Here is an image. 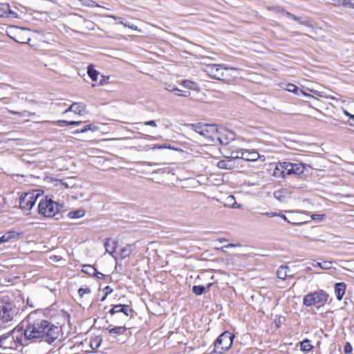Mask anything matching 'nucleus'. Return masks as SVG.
<instances>
[{
	"instance_id": "12",
	"label": "nucleus",
	"mask_w": 354,
	"mask_h": 354,
	"mask_svg": "<svg viewBox=\"0 0 354 354\" xmlns=\"http://www.w3.org/2000/svg\"><path fill=\"white\" fill-rule=\"evenodd\" d=\"M216 134V142H218L221 145H226L230 140H234V135L232 132H227L224 129H218Z\"/></svg>"
},
{
	"instance_id": "7",
	"label": "nucleus",
	"mask_w": 354,
	"mask_h": 354,
	"mask_svg": "<svg viewBox=\"0 0 354 354\" xmlns=\"http://www.w3.org/2000/svg\"><path fill=\"white\" fill-rule=\"evenodd\" d=\"M24 339L21 336H16L14 331L0 337L1 348L4 350H16L18 346H22Z\"/></svg>"
},
{
	"instance_id": "10",
	"label": "nucleus",
	"mask_w": 354,
	"mask_h": 354,
	"mask_svg": "<svg viewBox=\"0 0 354 354\" xmlns=\"http://www.w3.org/2000/svg\"><path fill=\"white\" fill-rule=\"evenodd\" d=\"M28 30L25 28H16L13 36L10 37L17 43L28 44L30 41V37L28 36Z\"/></svg>"
},
{
	"instance_id": "43",
	"label": "nucleus",
	"mask_w": 354,
	"mask_h": 354,
	"mask_svg": "<svg viewBox=\"0 0 354 354\" xmlns=\"http://www.w3.org/2000/svg\"><path fill=\"white\" fill-rule=\"evenodd\" d=\"M277 11L279 13H281L283 14V15L288 17H291V15L292 13L288 12V11H286L284 10L283 8H277Z\"/></svg>"
},
{
	"instance_id": "59",
	"label": "nucleus",
	"mask_w": 354,
	"mask_h": 354,
	"mask_svg": "<svg viewBox=\"0 0 354 354\" xmlns=\"http://www.w3.org/2000/svg\"><path fill=\"white\" fill-rule=\"evenodd\" d=\"M315 261H313L312 262V266H314V267L319 266V268H322V262H317V263H315Z\"/></svg>"
},
{
	"instance_id": "31",
	"label": "nucleus",
	"mask_w": 354,
	"mask_h": 354,
	"mask_svg": "<svg viewBox=\"0 0 354 354\" xmlns=\"http://www.w3.org/2000/svg\"><path fill=\"white\" fill-rule=\"evenodd\" d=\"M87 73H88L89 77L93 81H96L97 80V76L99 75V73L95 69L93 68L92 65H89L88 66Z\"/></svg>"
},
{
	"instance_id": "15",
	"label": "nucleus",
	"mask_w": 354,
	"mask_h": 354,
	"mask_svg": "<svg viewBox=\"0 0 354 354\" xmlns=\"http://www.w3.org/2000/svg\"><path fill=\"white\" fill-rule=\"evenodd\" d=\"M86 110V106L83 103L74 102L67 109L65 110L64 113L69 111L74 112L75 113L81 115Z\"/></svg>"
},
{
	"instance_id": "25",
	"label": "nucleus",
	"mask_w": 354,
	"mask_h": 354,
	"mask_svg": "<svg viewBox=\"0 0 354 354\" xmlns=\"http://www.w3.org/2000/svg\"><path fill=\"white\" fill-rule=\"evenodd\" d=\"M117 313H122L126 316L129 315V312H133V310L130 308L129 305L127 304H116L115 305Z\"/></svg>"
},
{
	"instance_id": "23",
	"label": "nucleus",
	"mask_w": 354,
	"mask_h": 354,
	"mask_svg": "<svg viewBox=\"0 0 354 354\" xmlns=\"http://www.w3.org/2000/svg\"><path fill=\"white\" fill-rule=\"evenodd\" d=\"M283 162H279L274 169L273 175L277 178H284L286 176L285 169L282 168Z\"/></svg>"
},
{
	"instance_id": "52",
	"label": "nucleus",
	"mask_w": 354,
	"mask_h": 354,
	"mask_svg": "<svg viewBox=\"0 0 354 354\" xmlns=\"http://www.w3.org/2000/svg\"><path fill=\"white\" fill-rule=\"evenodd\" d=\"M264 214L266 215L268 217L270 218L279 216V214H277L276 212H266Z\"/></svg>"
},
{
	"instance_id": "22",
	"label": "nucleus",
	"mask_w": 354,
	"mask_h": 354,
	"mask_svg": "<svg viewBox=\"0 0 354 354\" xmlns=\"http://www.w3.org/2000/svg\"><path fill=\"white\" fill-rule=\"evenodd\" d=\"M21 235H22V232H17L12 230L8 231L1 236V241H4L5 243L9 241L11 239H19Z\"/></svg>"
},
{
	"instance_id": "32",
	"label": "nucleus",
	"mask_w": 354,
	"mask_h": 354,
	"mask_svg": "<svg viewBox=\"0 0 354 354\" xmlns=\"http://www.w3.org/2000/svg\"><path fill=\"white\" fill-rule=\"evenodd\" d=\"M102 343V339L100 337H95L91 339L90 346L93 350L97 349Z\"/></svg>"
},
{
	"instance_id": "35",
	"label": "nucleus",
	"mask_w": 354,
	"mask_h": 354,
	"mask_svg": "<svg viewBox=\"0 0 354 354\" xmlns=\"http://www.w3.org/2000/svg\"><path fill=\"white\" fill-rule=\"evenodd\" d=\"M131 245H127V247L121 249L120 253L121 259H125L131 254Z\"/></svg>"
},
{
	"instance_id": "8",
	"label": "nucleus",
	"mask_w": 354,
	"mask_h": 354,
	"mask_svg": "<svg viewBox=\"0 0 354 354\" xmlns=\"http://www.w3.org/2000/svg\"><path fill=\"white\" fill-rule=\"evenodd\" d=\"M40 190H33L32 192L24 193L19 198V207L24 210H30L39 196Z\"/></svg>"
},
{
	"instance_id": "18",
	"label": "nucleus",
	"mask_w": 354,
	"mask_h": 354,
	"mask_svg": "<svg viewBox=\"0 0 354 354\" xmlns=\"http://www.w3.org/2000/svg\"><path fill=\"white\" fill-rule=\"evenodd\" d=\"M274 197L281 203H286L289 198V193L286 189H279L274 192Z\"/></svg>"
},
{
	"instance_id": "36",
	"label": "nucleus",
	"mask_w": 354,
	"mask_h": 354,
	"mask_svg": "<svg viewBox=\"0 0 354 354\" xmlns=\"http://www.w3.org/2000/svg\"><path fill=\"white\" fill-rule=\"evenodd\" d=\"M243 149H240L239 151H232L230 153V156H225V158H230L233 161L236 159H241L240 156H241V153H243Z\"/></svg>"
},
{
	"instance_id": "45",
	"label": "nucleus",
	"mask_w": 354,
	"mask_h": 354,
	"mask_svg": "<svg viewBox=\"0 0 354 354\" xmlns=\"http://www.w3.org/2000/svg\"><path fill=\"white\" fill-rule=\"evenodd\" d=\"M57 124L59 127L68 126L69 121L62 120L56 122Z\"/></svg>"
},
{
	"instance_id": "29",
	"label": "nucleus",
	"mask_w": 354,
	"mask_h": 354,
	"mask_svg": "<svg viewBox=\"0 0 354 354\" xmlns=\"http://www.w3.org/2000/svg\"><path fill=\"white\" fill-rule=\"evenodd\" d=\"M82 270L83 272L91 277H93V274H96V268L91 265H84Z\"/></svg>"
},
{
	"instance_id": "19",
	"label": "nucleus",
	"mask_w": 354,
	"mask_h": 354,
	"mask_svg": "<svg viewBox=\"0 0 354 354\" xmlns=\"http://www.w3.org/2000/svg\"><path fill=\"white\" fill-rule=\"evenodd\" d=\"M286 90L297 95H303L308 97H314L313 95L307 94L302 89H300L298 86L291 83H289L286 85Z\"/></svg>"
},
{
	"instance_id": "30",
	"label": "nucleus",
	"mask_w": 354,
	"mask_h": 354,
	"mask_svg": "<svg viewBox=\"0 0 354 354\" xmlns=\"http://www.w3.org/2000/svg\"><path fill=\"white\" fill-rule=\"evenodd\" d=\"M313 348V346L310 344V341L308 339H305L300 343V349L302 351H310Z\"/></svg>"
},
{
	"instance_id": "14",
	"label": "nucleus",
	"mask_w": 354,
	"mask_h": 354,
	"mask_svg": "<svg viewBox=\"0 0 354 354\" xmlns=\"http://www.w3.org/2000/svg\"><path fill=\"white\" fill-rule=\"evenodd\" d=\"M240 157L241 159L246 161H254L259 158V154L255 150H243V153H241V156Z\"/></svg>"
},
{
	"instance_id": "54",
	"label": "nucleus",
	"mask_w": 354,
	"mask_h": 354,
	"mask_svg": "<svg viewBox=\"0 0 354 354\" xmlns=\"http://www.w3.org/2000/svg\"><path fill=\"white\" fill-rule=\"evenodd\" d=\"M346 7L354 8V2H353V0H347Z\"/></svg>"
},
{
	"instance_id": "62",
	"label": "nucleus",
	"mask_w": 354,
	"mask_h": 354,
	"mask_svg": "<svg viewBox=\"0 0 354 354\" xmlns=\"http://www.w3.org/2000/svg\"><path fill=\"white\" fill-rule=\"evenodd\" d=\"M279 216H281L283 219H284L285 221H287L288 222H289V223H290V221L287 219V218H286V216L285 215H283V214L280 215V214H279Z\"/></svg>"
},
{
	"instance_id": "40",
	"label": "nucleus",
	"mask_w": 354,
	"mask_h": 354,
	"mask_svg": "<svg viewBox=\"0 0 354 354\" xmlns=\"http://www.w3.org/2000/svg\"><path fill=\"white\" fill-rule=\"evenodd\" d=\"M353 351L351 344L349 342H346L344 346V351L346 354L351 353Z\"/></svg>"
},
{
	"instance_id": "3",
	"label": "nucleus",
	"mask_w": 354,
	"mask_h": 354,
	"mask_svg": "<svg viewBox=\"0 0 354 354\" xmlns=\"http://www.w3.org/2000/svg\"><path fill=\"white\" fill-rule=\"evenodd\" d=\"M206 71L212 78L229 83L236 77L237 70L223 64H210L207 66Z\"/></svg>"
},
{
	"instance_id": "17",
	"label": "nucleus",
	"mask_w": 354,
	"mask_h": 354,
	"mask_svg": "<svg viewBox=\"0 0 354 354\" xmlns=\"http://www.w3.org/2000/svg\"><path fill=\"white\" fill-rule=\"evenodd\" d=\"M289 269V267L286 265L281 266L277 271V276L279 279L285 280L286 278L292 279L294 277V274H288V270Z\"/></svg>"
},
{
	"instance_id": "64",
	"label": "nucleus",
	"mask_w": 354,
	"mask_h": 354,
	"mask_svg": "<svg viewBox=\"0 0 354 354\" xmlns=\"http://www.w3.org/2000/svg\"><path fill=\"white\" fill-rule=\"evenodd\" d=\"M107 296H106V295H104V297L102 298L101 301H104L106 299Z\"/></svg>"
},
{
	"instance_id": "2",
	"label": "nucleus",
	"mask_w": 354,
	"mask_h": 354,
	"mask_svg": "<svg viewBox=\"0 0 354 354\" xmlns=\"http://www.w3.org/2000/svg\"><path fill=\"white\" fill-rule=\"evenodd\" d=\"M64 211L63 205L55 202L47 196L41 198L38 205L39 214L46 218L54 217L56 220H59L63 216L62 212Z\"/></svg>"
},
{
	"instance_id": "60",
	"label": "nucleus",
	"mask_w": 354,
	"mask_h": 354,
	"mask_svg": "<svg viewBox=\"0 0 354 354\" xmlns=\"http://www.w3.org/2000/svg\"><path fill=\"white\" fill-rule=\"evenodd\" d=\"M296 21H298L300 24H304V25L306 24V23L304 21H302L301 19L299 17H298V19L296 20Z\"/></svg>"
},
{
	"instance_id": "6",
	"label": "nucleus",
	"mask_w": 354,
	"mask_h": 354,
	"mask_svg": "<svg viewBox=\"0 0 354 354\" xmlns=\"http://www.w3.org/2000/svg\"><path fill=\"white\" fill-rule=\"evenodd\" d=\"M329 295L324 290H319L308 293L303 299V304L306 306H324L328 301Z\"/></svg>"
},
{
	"instance_id": "61",
	"label": "nucleus",
	"mask_w": 354,
	"mask_h": 354,
	"mask_svg": "<svg viewBox=\"0 0 354 354\" xmlns=\"http://www.w3.org/2000/svg\"><path fill=\"white\" fill-rule=\"evenodd\" d=\"M290 18H291V19H293V20H295V21H296V20H297V19H298V17H297V16H296V15H293V14H292V15H291Z\"/></svg>"
},
{
	"instance_id": "56",
	"label": "nucleus",
	"mask_w": 354,
	"mask_h": 354,
	"mask_svg": "<svg viewBox=\"0 0 354 354\" xmlns=\"http://www.w3.org/2000/svg\"><path fill=\"white\" fill-rule=\"evenodd\" d=\"M108 17H111V18H112V19H115V20H116V21H118V23H119V24H120V21H122V18H121V17H116V16H113V15H109Z\"/></svg>"
},
{
	"instance_id": "44",
	"label": "nucleus",
	"mask_w": 354,
	"mask_h": 354,
	"mask_svg": "<svg viewBox=\"0 0 354 354\" xmlns=\"http://www.w3.org/2000/svg\"><path fill=\"white\" fill-rule=\"evenodd\" d=\"M324 216V214H313L311 215V218L313 220L321 221L322 220Z\"/></svg>"
},
{
	"instance_id": "48",
	"label": "nucleus",
	"mask_w": 354,
	"mask_h": 354,
	"mask_svg": "<svg viewBox=\"0 0 354 354\" xmlns=\"http://www.w3.org/2000/svg\"><path fill=\"white\" fill-rule=\"evenodd\" d=\"M176 95H182V96H184V97H189L190 95V92L189 91H181L180 92H178L176 93Z\"/></svg>"
},
{
	"instance_id": "51",
	"label": "nucleus",
	"mask_w": 354,
	"mask_h": 354,
	"mask_svg": "<svg viewBox=\"0 0 354 354\" xmlns=\"http://www.w3.org/2000/svg\"><path fill=\"white\" fill-rule=\"evenodd\" d=\"M120 24H123L124 26H128L129 28H131L133 30H136L137 29V26H136L134 25L127 24L126 23H124L123 21H120Z\"/></svg>"
},
{
	"instance_id": "47",
	"label": "nucleus",
	"mask_w": 354,
	"mask_h": 354,
	"mask_svg": "<svg viewBox=\"0 0 354 354\" xmlns=\"http://www.w3.org/2000/svg\"><path fill=\"white\" fill-rule=\"evenodd\" d=\"M335 3L339 6L346 7L347 0H335Z\"/></svg>"
},
{
	"instance_id": "42",
	"label": "nucleus",
	"mask_w": 354,
	"mask_h": 354,
	"mask_svg": "<svg viewBox=\"0 0 354 354\" xmlns=\"http://www.w3.org/2000/svg\"><path fill=\"white\" fill-rule=\"evenodd\" d=\"M152 149H174V147H170L169 145L167 146L166 145H155Z\"/></svg>"
},
{
	"instance_id": "11",
	"label": "nucleus",
	"mask_w": 354,
	"mask_h": 354,
	"mask_svg": "<svg viewBox=\"0 0 354 354\" xmlns=\"http://www.w3.org/2000/svg\"><path fill=\"white\" fill-rule=\"evenodd\" d=\"M218 128L216 124H207L205 130H203V137H204L207 141L211 142H216V136Z\"/></svg>"
},
{
	"instance_id": "9",
	"label": "nucleus",
	"mask_w": 354,
	"mask_h": 354,
	"mask_svg": "<svg viewBox=\"0 0 354 354\" xmlns=\"http://www.w3.org/2000/svg\"><path fill=\"white\" fill-rule=\"evenodd\" d=\"M282 168L285 169L286 176L295 175L297 176L303 174L306 169L304 163H292L290 162H283Z\"/></svg>"
},
{
	"instance_id": "16",
	"label": "nucleus",
	"mask_w": 354,
	"mask_h": 354,
	"mask_svg": "<svg viewBox=\"0 0 354 354\" xmlns=\"http://www.w3.org/2000/svg\"><path fill=\"white\" fill-rule=\"evenodd\" d=\"M346 285L344 282L336 283L335 285V293L338 301H341L345 294Z\"/></svg>"
},
{
	"instance_id": "28",
	"label": "nucleus",
	"mask_w": 354,
	"mask_h": 354,
	"mask_svg": "<svg viewBox=\"0 0 354 354\" xmlns=\"http://www.w3.org/2000/svg\"><path fill=\"white\" fill-rule=\"evenodd\" d=\"M84 210L77 209L68 213V217L70 218H80L84 216Z\"/></svg>"
},
{
	"instance_id": "58",
	"label": "nucleus",
	"mask_w": 354,
	"mask_h": 354,
	"mask_svg": "<svg viewBox=\"0 0 354 354\" xmlns=\"http://www.w3.org/2000/svg\"><path fill=\"white\" fill-rule=\"evenodd\" d=\"M349 124L354 127V115L350 116Z\"/></svg>"
},
{
	"instance_id": "13",
	"label": "nucleus",
	"mask_w": 354,
	"mask_h": 354,
	"mask_svg": "<svg viewBox=\"0 0 354 354\" xmlns=\"http://www.w3.org/2000/svg\"><path fill=\"white\" fill-rule=\"evenodd\" d=\"M0 17L17 18V13L10 9V5L7 3H0Z\"/></svg>"
},
{
	"instance_id": "33",
	"label": "nucleus",
	"mask_w": 354,
	"mask_h": 354,
	"mask_svg": "<svg viewBox=\"0 0 354 354\" xmlns=\"http://www.w3.org/2000/svg\"><path fill=\"white\" fill-rule=\"evenodd\" d=\"M97 129V127L90 124H87V125L84 126L82 129H77L74 133H85V132H86L88 131H95Z\"/></svg>"
},
{
	"instance_id": "27",
	"label": "nucleus",
	"mask_w": 354,
	"mask_h": 354,
	"mask_svg": "<svg viewBox=\"0 0 354 354\" xmlns=\"http://www.w3.org/2000/svg\"><path fill=\"white\" fill-rule=\"evenodd\" d=\"M181 85H183L185 88L191 89V90H196L198 88V84L188 80H184L181 82Z\"/></svg>"
},
{
	"instance_id": "1",
	"label": "nucleus",
	"mask_w": 354,
	"mask_h": 354,
	"mask_svg": "<svg viewBox=\"0 0 354 354\" xmlns=\"http://www.w3.org/2000/svg\"><path fill=\"white\" fill-rule=\"evenodd\" d=\"M25 341L32 344H53L59 337V328L46 318L41 310L30 312L17 326Z\"/></svg>"
},
{
	"instance_id": "4",
	"label": "nucleus",
	"mask_w": 354,
	"mask_h": 354,
	"mask_svg": "<svg viewBox=\"0 0 354 354\" xmlns=\"http://www.w3.org/2000/svg\"><path fill=\"white\" fill-rule=\"evenodd\" d=\"M14 315L15 310L10 298L8 296L0 298V328L6 327L12 321Z\"/></svg>"
},
{
	"instance_id": "38",
	"label": "nucleus",
	"mask_w": 354,
	"mask_h": 354,
	"mask_svg": "<svg viewBox=\"0 0 354 354\" xmlns=\"http://www.w3.org/2000/svg\"><path fill=\"white\" fill-rule=\"evenodd\" d=\"M227 205L232 207V208H238L240 207V205H238L235 201V198L233 196L230 195L227 198Z\"/></svg>"
},
{
	"instance_id": "5",
	"label": "nucleus",
	"mask_w": 354,
	"mask_h": 354,
	"mask_svg": "<svg viewBox=\"0 0 354 354\" xmlns=\"http://www.w3.org/2000/svg\"><path fill=\"white\" fill-rule=\"evenodd\" d=\"M234 338V335L228 331L221 333L216 339L214 349L210 352V354H222L229 350L232 345Z\"/></svg>"
},
{
	"instance_id": "24",
	"label": "nucleus",
	"mask_w": 354,
	"mask_h": 354,
	"mask_svg": "<svg viewBox=\"0 0 354 354\" xmlns=\"http://www.w3.org/2000/svg\"><path fill=\"white\" fill-rule=\"evenodd\" d=\"M189 126L191 127L194 131L199 133L201 136H203L204 132L203 130H205L207 124L198 122L196 124H189Z\"/></svg>"
},
{
	"instance_id": "46",
	"label": "nucleus",
	"mask_w": 354,
	"mask_h": 354,
	"mask_svg": "<svg viewBox=\"0 0 354 354\" xmlns=\"http://www.w3.org/2000/svg\"><path fill=\"white\" fill-rule=\"evenodd\" d=\"M103 292H104V295H106V296H108L113 292V289L109 286H107L105 288H104Z\"/></svg>"
},
{
	"instance_id": "41",
	"label": "nucleus",
	"mask_w": 354,
	"mask_h": 354,
	"mask_svg": "<svg viewBox=\"0 0 354 354\" xmlns=\"http://www.w3.org/2000/svg\"><path fill=\"white\" fill-rule=\"evenodd\" d=\"M91 292V290L90 288H80L79 290H78V294L80 297H83V295L84 294H88Z\"/></svg>"
},
{
	"instance_id": "55",
	"label": "nucleus",
	"mask_w": 354,
	"mask_h": 354,
	"mask_svg": "<svg viewBox=\"0 0 354 354\" xmlns=\"http://www.w3.org/2000/svg\"><path fill=\"white\" fill-rule=\"evenodd\" d=\"M81 123V121H69L68 125L77 126Z\"/></svg>"
},
{
	"instance_id": "39",
	"label": "nucleus",
	"mask_w": 354,
	"mask_h": 354,
	"mask_svg": "<svg viewBox=\"0 0 354 354\" xmlns=\"http://www.w3.org/2000/svg\"><path fill=\"white\" fill-rule=\"evenodd\" d=\"M332 261H325L322 262V269L323 270H329L332 268Z\"/></svg>"
},
{
	"instance_id": "37",
	"label": "nucleus",
	"mask_w": 354,
	"mask_h": 354,
	"mask_svg": "<svg viewBox=\"0 0 354 354\" xmlns=\"http://www.w3.org/2000/svg\"><path fill=\"white\" fill-rule=\"evenodd\" d=\"M205 291V287L201 285L194 286L192 287V292L196 295H201Z\"/></svg>"
},
{
	"instance_id": "34",
	"label": "nucleus",
	"mask_w": 354,
	"mask_h": 354,
	"mask_svg": "<svg viewBox=\"0 0 354 354\" xmlns=\"http://www.w3.org/2000/svg\"><path fill=\"white\" fill-rule=\"evenodd\" d=\"M164 88L169 92H180L181 90L178 88L174 84L169 82L163 84Z\"/></svg>"
},
{
	"instance_id": "50",
	"label": "nucleus",
	"mask_w": 354,
	"mask_h": 354,
	"mask_svg": "<svg viewBox=\"0 0 354 354\" xmlns=\"http://www.w3.org/2000/svg\"><path fill=\"white\" fill-rule=\"evenodd\" d=\"M93 277H95L98 279H104L105 277V275L96 270V274H93Z\"/></svg>"
},
{
	"instance_id": "26",
	"label": "nucleus",
	"mask_w": 354,
	"mask_h": 354,
	"mask_svg": "<svg viewBox=\"0 0 354 354\" xmlns=\"http://www.w3.org/2000/svg\"><path fill=\"white\" fill-rule=\"evenodd\" d=\"M111 334H123L126 330L127 328L124 326H115L113 328H111V326L106 328Z\"/></svg>"
},
{
	"instance_id": "63",
	"label": "nucleus",
	"mask_w": 354,
	"mask_h": 354,
	"mask_svg": "<svg viewBox=\"0 0 354 354\" xmlns=\"http://www.w3.org/2000/svg\"><path fill=\"white\" fill-rule=\"evenodd\" d=\"M344 113L346 115L348 116L350 118L351 115H353L350 113H348L347 111H344Z\"/></svg>"
},
{
	"instance_id": "21",
	"label": "nucleus",
	"mask_w": 354,
	"mask_h": 354,
	"mask_svg": "<svg viewBox=\"0 0 354 354\" xmlns=\"http://www.w3.org/2000/svg\"><path fill=\"white\" fill-rule=\"evenodd\" d=\"M104 245L106 250V252L113 256V254L115 252L117 247L116 241L109 238L105 240Z\"/></svg>"
},
{
	"instance_id": "53",
	"label": "nucleus",
	"mask_w": 354,
	"mask_h": 354,
	"mask_svg": "<svg viewBox=\"0 0 354 354\" xmlns=\"http://www.w3.org/2000/svg\"><path fill=\"white\" fill-rule=\"evenodd\" d=\"M240 244H234V243H230V244H227L223 247H222V248H235V247H237V246H239Z\"/></svg>"
},
{
	"instance_id": "57",
	"label": "nucleus",
	"mask_w": 354,
	"mask_h": 354,
	"mask_svg": "<svg viewBox=\"0 0 354 354\" xmlns=\"http://www.w3.org/2000/svg\"><path fill=\"white\" fill-rule=\"evenodd\" d=\"M109 313L113 315H114L115 313H117V310H116V308H115V305H114L113 306V308L109 310Z\"/></svg>"
},
{
	"instance_id": "20",
	"label": "nucleus",
	"mask_w": 354,
	"mask_h": 354,
	"mask_svg": "<svg viewBox=\"0 0 354 354\" xmlns=\"http://www.w3.org/2000/svg\"><path fill=\"white\" fill-rule=\"evenodd\" d=\"M217 167L221 169L231 170L235 167L234 162L230 158H225L218 162Z\"/></svg>"
},
{
	"instance_id": "49",
	"label": "nucleus",
	"mask_w": 354,
	"mask_h": 354,
	"mask_svg": "<svg viewBox=\"0 0 354 354\" xmlns=\"http://www.w3.org/2000/svg\"><path fill=\"white\" fill-rule=\"evenodd\" d=\"M144 124L147 126L156 127V123L154 120L147 121L144 123Z\"/></svg>"
}]
</instances>
